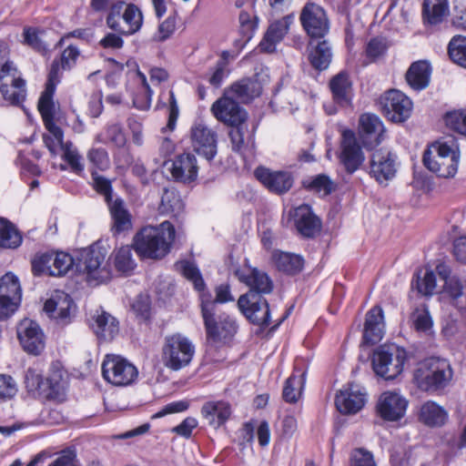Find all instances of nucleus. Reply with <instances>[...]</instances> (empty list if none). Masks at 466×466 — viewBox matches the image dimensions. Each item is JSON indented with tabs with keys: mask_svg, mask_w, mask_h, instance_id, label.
Returning <instances> with one entry per match:
<instances>
[{
	"mask_svg": "<svg viewBox=\"0 0 466 466\" xmlns=\"http://www.w3.org/2000/svg\"><path fill=\"white\" fill-rule=\"evenodd\" d=\"M175 237V227L167 220L156 227L147 226L135 235L134 249L143 258L161 259L170 252Z\"/></svg>",
	"mask_w": 466,
	"mask_h": 466,
	"instance_id": "f257e3e1",
	"label": "nucleus"
},
{
	"mask_svg": "<svg viewBox=\"0 0 466 466\" xmlns=\"http://www.w3.org/2000/svg\"><path fill=\"white\" fill-rule=\"evenodd\" d=\"M452 375L448 360L432 357L418 364L414 370L413 381L420 390L435 392L445 389L451 381Z\"/></svg>",
	"mask_w": 466,
	"mask_h": 466,
	"instance_id": "f03ea898",
	"label": "nucleus"
},
{
	"mask_svg": "<svg viewBox=\"0 0 466 466\" xmlns=\"http://www.w3.org/2000/svg\"><path fill=\"white\" fill-rule=\"evenodd\" d=\"M459 150L453 138L433 144L423 157L424 165L441 177H452L458 169Z\"/></svg>",
	"mask_w": 466,
	"mask_h": 466,
	"instance_id": "7ed1b4c3",
	"label": "nucleus"
},
{
	"mask_svg": "<svg viewBox=\"0 0 466 466\" xmlns=\"http://www.w3.org/2000/svg\"><path fill=\"white\" fill-rule=\"evenodd\" d=\"M192 340L181 333L165 337L161 348V361L165 368L178 371L190 365L195 355Z\"/></svg>",
	"mask_w": 466,
	"mask_h": 466,
	"instance_id": "20e7f679",
	"label": "nucleus"
},
{
	"mask_svg": "<svg viewBox=\"0 0 466 466\" xmlns=\"http://www.w3.org/2000/svg\"><path fill=\"white\" fill-rule=\"evenodd\" d=\"M407 360L408 354L403 348L395 344L381 345L373 353L372 368L378 376L393 380L401 374Z\"/></svg>",
	"mask_w": 466,
	"mask_h": 466,
	"instance_id": "39448f33",
	"label": "nucleus"
},
{
	"mask_svg": "<svg viewBox=\"0 0 466 466\" xmlns=\"http://www.w3.org/2000/svg\"><path fill=\"white\" fill-rule=\"evenodd\" d=\"M201 312L208 339L214 343H226L235 336L238 329L236 321L226 314L217 316L214 302L203 300Z\"/></svg>",
	"mask_w": 466,
	"mask_h": 466,
	"instance_id": "423d86ee",
	"label": "nucleus"
},
{
	"mask_svg": "<svg viewBox=\"0 0 466 466\" xmlns=\"http://www.w3.org/2000/svg\"><path fill=\"white\" fill-rule=\"evenodd\" d=\"M106 25L115 32L131 35L141 29L143 14L136 5H127L124 1H117L111 5Z\"/></svg>",
	"mask_w": 466,
	"mask_h": 466,
	"instance_id": "0eeeda50",
	"label": "nucleus"
},
{
	"mask_svg": "<svg viewBox=\"0 0 466 466\" xmlns=\"http://www.w3.org/2000/svg\"><path fill=\"white\" fill-rule=\"evenodd\" d=\"M101 369L104 380L116 387L131 385L138 377L137 367L120 355H106Z\"/></svg>",
	"mask_w": 466,
	"mask_h": 466,
	"instance_id": "6e6552de",
	"label": "nucleus"
},
{
	"mask_svg": "<svg viewBox=\"0 0 466 466\" xmlns=\"http://www.w3.org/2000/svg\"><path fill=\"white\" fill-rule=\"evenodd\" d=\"M437 274L443 281L441 298L461 312H466V278L451 274L444 263L436 267Z\"/></svg>",
	"mask_w": 466,
	"mask_h": 466,
	"instance_id": "1a4fd4ad",
	"label": "nucleus"
},
{
	"mask_svg": "<svg viewBox=\"0 0 466 466\" xmlns=\"http://www.w3.org/2000/svg\"><path fill=\"white\" fill-rule=\"evenodd\" d=\"M238 307L243 315L253 324L267 327L269 325L270 312L266 299L254 291L241 295Z\"/></svg>",
	"mask_w": 466,
	"mask_h": 466,
	"instance_id": "9d476101",
	"label": "nucleus"
},
{
	"mask_svg": "<svg viewBox=\"0 0 466 466\" xmlns=\"http://www.w3.org/2000/svg\"><path fill=\"white\" fill-rule=\"evenodd\" d=\"M381 112L392 122L400 123L410 117L412 102L399 90H390L380 98Z\"/></svg>",
	"mask_w": 466,
	"mask_h": 466,
	"instance_id": "9b49d317",
	"label": "nucleus"
},
{
	"mask_svg": "<svg viewBox=\"0 0 466 466\" xmlns=\"http://www.w3.org/2000/svg\"><path fill=\"white\" fill-rule=\"evenodd\" d=\"M105 258V254L99 249L84 250L79 262L76 264V269L86 272L90 283L105 282L110 279V271L104 265Z\"/></svg>",
	"mask_w": 466,
	"mask_h": 466,
	"instance_id": "f8f14e48",
	"label": "nucleus"
},
{
	"mask_svg": "<svg viewBox=\"0 0 466 466\" xmlns=\"http://www.w3.org/2000/svg\"><path fill=\"white\" fill-rule=\"evenodd\" d=\"M76 310L72 298L62 290H55L44 304V311L60 325L70 323Z\"/></svg>",
	"mask_w": 466,
	"mask_h": 466,
	"instance_id": "ddd939ff",
	"label": "nucleus"
},
{
	"mask_svg": "<svg viewBox=\"0 0 466 466\" xmlns=\"http://www.w3.org/2000/svg\"><path fill=\"white\" fill-rule=\"evenodd\" d=\"M299 20L303 29L312 38L323 37L329 31V21L324 9L308 2L301 10Z\"/></svg>",
	"mask_w": 466,
	"mask_h": 466,
	"instance_id": "4468645a",
	"label": "nucleus"
},
{
	"mask_svg": "<svg viewBox=\"0 0 466 466\" xmlns=\"http://www.w3.org/2000/svg\"><path fill=\"white\" fill-rule=\"evenodd\" d=\"M339 160L346 171L350 174L358 170L365 160L356 135L350 129H343L341 132Z\"/></svg>",
	"mask_w": 466,
	"mask_h": 466,
	"instance_id": "2eb2a0df",
	"label": "nucleus"
},
{
	"mask_svg": "<svg viewBox=\"0 0 466 466\" xmlns=\"http://www.w3.org/2000/svg\"><path fill=\"white\" fill-rule=\"evenodd\" d=\"M210 110L218 121L229 126L244 124L248 117L246 110L240 107L226 90L224 95L212 104Z\"/></svg>",
	"mask_w": 466,
	"mask_h": 466,
	"instance_id": "dca6fc26",
	"label": "nucleus"
},
{
	"mask_svg": "<svg viewBox=\"0 0 466 466\" xmlns=\"http://www.w3.org/2000/svg\"><path fill=\"white\" fill-rule=\"evenodd\" d=\"M398 168L397 156L388 148L375 150L370 156V174L378 182L392 179Z\"/></svg>",
	"mask_w": 466,
	"mask_h": 466,
	"instance_id": "f3484780",
	"label": "nucleus"
},
{
	"mask_svg": "<svg viewBox=\"0 0 466 466\" xmlns=\"http://www.w3.org/2000/svg\"><path fill=\"white\" fill-rule=\"evenodd\" d=\"M19 341L28 354L40 355L46 347V339L39 325L31 320L24 319L17 328Z\"/></svg>",
	"mask_w": 466,
	"mask_h": 466,
	"instance_id": "a211bd4d",
	"label": "nucleus"
},
{
	"mask_svg": "<svg viewBox=\"0 0 466 466\" xmlns=\"http://www.w3.org/2000/svg\"><path fill=\"white\" fill-rule=\"evenodd\" d=\"M191 145L194 150L208 160L217 154V134L202 122L195 123L190 130Z\"/></svg>",
	"mask_w": 466,
	"mask_h": 466,
	"instance_id": "6ab92c4d",
	"label": "nucleus"
},
{
	"mask_svg": "<svg viewBox=\"0 0 466 466\" xmlns=\"http://www.w3.org/2000/svg\"><path fill=\"white\" fill-rule=\"evenodd\" d=\"M366 403V393L363 389L356 384L344 386L336 394L335 405L342 414H356Z\"/></svg>",
	"mask_w": 466,
	"mask_h": 466,
	"instance_id": "aec40b11",
	"label": "nucleus"
},
{
	"mask_svg": "<svg viewBox=\"0 0 466 466\" xmlns=\"http://www.w3.org/2000/svg\"><path fill=\"white\" fill-rule=\"evenodd\" d=\"M408 400L396 391L383 392L377 403V411L385 420L396 421L406 413Z\"/></svg>",
	"mask_w": 466,
	"mask_h": 466,
	"instance_id": "412c9836",
	"label": "nucleus"
},
{
	"mask_svg": "<svg viewBox=\"0 0 466 466\" xmlns=\"http://www.w3.org/2000/svg\"><path fill=\"white\" fill-rule=\"evenodd\" d=\"M198 164L196 156L192 153H183L177 156L168 168L172 177L183 184L195 182L198 175Z\"/></svg>",
	"mask_w": 466,
	"mask_h": 466,
	"instance_id": "4be33fe9",
	"label": "nucleus"
},
{
	"mask_svg": "<svg viewBox=\"0 0 466 466\" xmlns=\"http://www.w3.org/2000/svg\"><path fill=\"white\" fill-rule=\"evenodd\" d=\"M255 176L269 191L277 194L289 191L294 182V178L289 172L274 171L266 167H258L255 170Z\"/></svg>",
	"mask_w": 466,
	"mask_h": 466,
	"instance_id": "5701e85b",
	"label": "nucleus"
},
{
	"mask_svg": "<svg viewBox=\"0 0 466 466\" xmlns=\"http://www.w3.org/2000/svg\"><path fill=\"white\" fill-rule=\"evenodd\" d=\"M360 135L367 147L380 144L385 137V127L380 117L374 114H363L359 120Z\"/></svg>",
	"mask_w": 466,
	"mask_h": 466,
	"instance_id": "b1692460",
	"label": "nucleus"
},
{
	"mask_svg": "<svg viewBox=\"0 0 466 466\" xmlns=\"http://www.w3.org/2000/svg\"><path fill=\"white\" fill-rule=\"evenodd\" d=\"M59 69L60 65L58 62L54 61L48 75V79L46 88L41 94L38 101V110L43 117V121L53 120L54 115V103L53 96L56 90V86L59 83Z\"/></svg>",
	"mask_w": 466,
	"mask_h": 466,
	"instance_id": "393cba45",
	"label": "nucleus"
},
{
	"mask_svg": "<svg viewBox=\"0 0 466 466\" xmlns=\"http://www.w3.org/2000/svg\"><path fill=\"white\" fill-rule=\"evenodd\" d=\"M225 90L234 99L247 104L261 95L262 85L257 77H246L234 82Z\"/></svg>",
	"mask_w": 466,
	"mask_h": 466,
	"instance_id": "a878e982",
	"label": "nucleus"
},
{
	"mask_svg": "<svg viewBox=\"0 0 466 466\" xmlns=\"http://www.w3.org/2000/svg\"><path fill=\"white\" fill-rule=\"evenodd\" d=\"M236 276L239 281L245 283L250 288L249 291L257 294H268L272 290V282L268 275L262 271L250 267H244L236 271Z\"/></svg>",
	"mask_w": 466,
	"mask_h": 466,
	"instance_id": "bb28decb",
	"label": "nucleus"
},
{
	"mask_svg": "<svg viewBox=\"0 0 466 466\" xmlns=\"http://www.w3.org/2000/svg\"><path fill=\"white\" fill-rule=\"evenodd\" d=\"M90 327L96 337L105 341L114 339L119 332V324L116 319L104 310H96L94 313Z\"/></svg>",
	"mask_w": 466,
	"mask_h": 466,
	"instance_id": "cd10ccee",
	"label": "nucleus"
},
{
	"mask_svg": "<svg viewBox=\"0 0 466 466\" xmlns=\"http://www.w3.org/2000/svg\"><path fill=\"white\" fill-rule=\"evenodd\" d=\"M294 21L293 15H288L281 19L272 23L263 39L261 40L259 46L262 51L272 53L275 50L276 45L279 43L289 32L290 25Z\"/></svg>",
	"mask_w": 466,
	"mask_h": 466,
	"instance_id": "c85d7f7f",
	"label": "nucleus"
},
{
	"mask_svg": "<svg viewBox=\"0 0 466 466\" xmlns=\"http://www.w3.org/2000/svg\"><path fill=\"white\" fill-rule=\"evenodd\" d=\"M294 220L296 228L305 238H313L320 231L321 222L309 205H301L295 208Z\"/></svg>",
	"mask_w": 466,
	"mask_h": 466,
	"instance_id": "c756f323",
	"label": "nucleus"
},
{
	"mask_svg": "<svg viewBox=\"0 0 466 466\" xmlns=\"http://www.w3.org/2000/svg\"><path fill=\"white\" fill-rule=\"evenodd\" d=\"M384 317L382 309L379 306L373 307L366 314L364 324L363 339L368 344L379 342L384 334Z\"/></svg>",
	"mask_w": 466,
	"mask_h": 466,
	"instance_id": "7c9ffc66",
	"label": "nucleus"
},
{
	"mask_svg": "<svg viewBox=\"0 0 466 466\" xmlns=\"http://www.w3.org/2000/svg\"><path fill=\"white\" fill-rule=\"evenodd\" d=\"M107 205L112 218L111 230L113 234H119L131 229L132 218L125 202L120 198H116Z\"/></svg>",
	"mask_w": 466,
	"mask_h": 466,
	"instance_id": "2f4dec72",
	"label": "nucleus"
},
{
	"mask_svg": "<svg viewBox=\"0 0 466 466\" xmlns=\"http://www.w3.org/2000/svg\"><path fill=\"white\" fill-rule=\"evenodd\" d=\"M203 417L214 428L223 425L231 415V407L225 401H208L201 409Z\"/></svg>",
	"mask_w": 466,
	"mask_h": 466,
	"instance_id": "473e14b6",
	"label": "nucleus"
},
{
	"mask_svg": "<svg viewBox=\"0 0 466 466\" xmlns=\"http://www.w3.org/2000/svg\"><path fill=\"white\" fill-rule=\"evenodd\" d=\"M431 67L425 60H420L411 64L406 73V80L414 90H421L429 86Z\"/></svg>",
	"mask_w": 466,
	"mask_h": 466,
	"instance_id": "72a5a7b5",
	"label": "nucleus"
},
{
	"mask_svg": "<svg viewBox=\"0 0 466 466\" xmlns=\"http://www.w3.org/2000/svg\"><path fill=\"white\" fill-rule=\"evenodd\" d=\"M448 419L446 410L432 400L423 403L420 410V420L431 427L441 426Z\"/></svg>",
	"mask_w": 466,
	"mask_h": 466,
	"instance_id": "f704fd0d",
	"label": "nucleus"
},
{
	"mask_svg": "<svg viewBox=\"0 0 466 466\" xmlns=\"http://www.w3.org/2000/svg\"><path fill=\"white\" fill-rule=\"evenodd\" d=\"M309 60L311 66L318 70L326 69L331 61V50L326 41L310 42L308 47Z\"/></svg>",
	"mask_w": 466,
	"mask_h": 466,
	"instance_id": "c9c22d12",
	"label": "nucleus"
},
{
	"mask_svg": "<svg viewBox=\"0 0 466 466\" xmlns=\"http://www.w3.org/2000/svg\"><path fill=\"white\" fill-rule=\"evenodd\" d=\"M272 262L279 270L288 274H296L299 272L304 264L302 257L279 250L273 252Z\"/></svg>",
	"mask_w": 466,
	"mask_h": 466,
	"instance_id": "e433bc0d",
	"label": "nucleus"
},
{
	"mask_svg": "<svg viewBox=\"0 0 466 466\" xmlns=\"http://www.w3.org/2000/svg\"><path fill=\"white\" fill-rule=\"evenodd\" d=\"M334 99L341 105L350 102L351 96V82L349 76L341 72L336 75L329 82Z\"/></svg>",
	"mask_w": 466,
	"mask_h": 466,
	"instance_id": "4c0bfd02",
	"label": "nucleus"
},
{
	"mask_svg": "<svg viewBox=\"0 0 466 466\" xmlns=\"http://www.w3.org/2000/svg\"><path fill=\"white\" fill-rule=\"evenodd\" d=\"M305 371L296 370L286 380L282 393L285 401L295 403L299 400L305 383Z\"/></svg>",
	"mask_w": 466,
	"mask_h": 466,
	"instance_id": "58836bf2",
	"label": "nucleus"
},
{
	"mask_svg": "<svg viewBox=\"0 0 466 466\" xmlns=\"http://www.w3.org/2000/svg\"><path fill=\"white\" fill-rule=\"evenodd\" d=\"M448 13V0H424L423 16L427 23L439 24Z\"/></svg>",
	"mask_w": 466,
	"mask_h": 466,
	"instance_id": "ea45409f",
	"label": "nucleus"
},
{
	"mask_svg": "<svg viewBox=\"0 0 466 466\" xmlns=\"http://www.w3.org/2000/svg\"><path fill=\"white\" fill-rule=\"evenodd\" d=\"M44 124L48 131L47 134L43 136L45 145L52 155L56 156L60 153V149L66 144L63 141V131L54 123L53 120H46Z\"/></svg>",
	"mask_w": 466,
	"mask_h": 466,
	"instance_id": "a19ab883",
	"label": "nucleus"
},
{
	"mask_svg": "<svg viewBox=\"0 0 466 466\" xmlns=\"http://www.w3.org/2000/svg\"><path fill=\"white\" fill-rule=\"evenodd\" d=\"M22 243V236L13 224L0 218V246L15 248Z\"/></svg>",
	"mask_w": 466,
	"mask_h": 466,
	"instance_id": "79ce46f5",
	"label": "nucleus"
},
{
	"mask_svg": "<svg viewBox=\"0 0 466 466\" xmlns=\"http://www.w3.org/2000/svg\"><path fill=\"white\" fill-rule=\"evenodd\" d=\"M45 30L26 26L23 31V43L27 45L32 49L39 53H46L48 51V44L44 39Z\"/></svg>",
	"mask_w": 466,
	"mask_h": 466,
	"instance_id": "37998d69",
	"label": "nucleus"
},
{
	"mask_svg": "<svg viewBox=\"0 0 466 466\" xmlns=\"http://www.w3.org/2000/svg\"><path fill=\"white\" fill-rule=\"evenodd\" d=\"M95 141L101 144L112 143L117 147H122L126 145L127 138L121 126L111 124L106 127L105 133L96 136Z\"/></svg>",
	"mask_w": 466,
	"mask_h": 466,
	"instance_id": "c03bdc74",
	"label": "nucleus"
},
{
	"mask_svg": "<svg viewBox=\"0 0 466 466\" xmlns=\"http://www.w3.org/2000/svg\"><path fill=\"white\" fill-rule=\"evenodd\" d=\"M114 265L116 269L123 274H129L135 269L137 264L129 246L121 247L115 251Z\"/></svg>",
	"mask_w": 466,
	"mask_h": 466,
	"instance_id": "a18cd8bd",
	"label": "nucleus"
},
{
	"mask_svg": "<svg viewBox=\"0 0 466 466\" xmlns=\"http://www.w3.org/2000/svg\"><path fill=\"white\" fill-rule=\"evenodd\" d=\"M21 295L18 278L12 272L5 273L0 279V297L21 300Z\"/></svg>",
	"mask_w": 466,
	"mask_h": 466,
	"instance_id": "49530a36",
	"label": "nucleus"
},
{
	"mask_svg": "<svg viewBox=\"0 0 466 466\" xmlns=\"http://www.w3.org/2000/svg\"><path fill=\"white\" fill-rule=\"evenodd\" d=\"M184 209V203L178 193L173 189H165L160 204L162 213L178 216Z\"/></svg>",
	"mask_w": 466,
	"mask_h": 466,
	"instance_id": "de8ad7c7",
	"label": "nucleus"
},
{
	"mask_svg": "<svg viewBox=\"0 0 466 466\" xmlns=\"http://www.w3.org/2000/svg\"><path fill=\"white\" fill-rule=\"evenodd\" d=\"M448 53L454 63L466 67V37L453 36L449 43Z\"/></svg>",
	"mask_w": 466,
	"mask_h": 466,
	"instance_id": "09e8293b",
	"label": "nucleus"
},
{
	"mask_svg": "<svg viewBox=\"0 0 466 466\" xmlns=\"http://www.w3.org/2000/svg\"><path fill=\"white\" fill-rule=\"evenodd\" d=\"M25 384L28 392L33 395L41 394L49 388L48 381H46L42 374L35 369H28L25 375Z\"/></svg>",
	"mask_w": 466,
	"mask_h": 466,
	"instance_id": "8fccbe9b",
	"label": "nucleus"
},
{
	"mask_svg": "<svg viewBox=\"0 0 466 466\" xmlns=\"http://www.w3.org/2000/svg\"><path fill=\"white\" fill-rule=\"evenodd\" d=\"M176 268L188 280L192 281L197 290L202 291L205 287L204 280L198 268L188 261H179L176 263Z\"/></svg>",
	"mask_w": 466,
	"mask_h": 466,
	"instance_id": "3c124183",
	"label": "nucleus"
},
{
	"mask_svg": "<svg viewBox=\"0 0 466 466\" xmlns=\"http://www.w3.org/2000/svg\"><path fill=\"white\" fill-rule=\"evenodd\" d=\"M412 285L420 294L423 296H431L435 292L437 287L436 278L433 271L427 269L422 277L418 273L416 280Z\"/></svg>",
	"mask_w": 466,
	"mask_h": 466,
	"instance_id": "603ef678",
	"label": "nucleus"
},
{
	"mask_svg": "<svg viewBox=\"0 0 466 466\" xmlns=\"http://www.w3.org/2000/svg\"><path fill=\"white\" fill-rule=\"evenodd\" d=\"M53 266L54 253H41L36 255L32 260V271L35 276H51Z\"/></svg>",
	"mask_w": 466,
	"mask_h": 466,
	"instance_id": "864d4df0",
	"label": "nucleus"
},
{
	"mask_svg": "<svg viewBox=\"0 0 466 466\" xmlns=\"http://www.w3.org/2000/svg\"><path fill=\"white\" fill-rule=\"evenodd\" d=\"M60 153H62V158L66 161L72 171L80 173L84 170L81 156L71 142H66L60 149Z\"/></svg>",
	"mask_w": 466,
	"mask_h": 466,
	"instance_id": "5fc2aeb1",
	"label": "nucleus"
},
{
	"mask_svg": "<svg viewBox=\"0 0 466 466\" xmlns=\"http://www.w3.org/2000/svg\"><path fill=\"white\" fill-rule=\"evenodd\" d=\"M444 119L450 129L466 137V109L449 112Z\"/></svg>",
	"mask_w": 466,
	"mask_h": 466,
	"instance_id": "6e6d98bb",
	"label": "nucleus"
},
{
	"mask_svg": "<svg viewBox=\"0 0 466 466\" xmlns=\"http://www.w3.org/2000/svg\"><path fill=\"white\" fill-rule=\"evenodd\" d=\"M75 265V259L68 253H54V266L52 268L51 276L57 277L65 275Z\"/></svg>",
	"mask_w": 466,
	"mask_h": 466,
	"instance_id": "4d7b16f0",
	"label": "nucleus"
},
{
	"mask_svg": "<svg viewBox=\"0 0 466 466\" xmlns=\"http://www.w3.org/2000/svg\"><path fill=\"white\" fill-rule=\"evenodd\" d=\"M227 75V63L224 59H219L206 74V78L211 86L218 87L221 86Z\"/></svg>",
	"mask_w": 466,
	"mask_h": 466,
	"instance_id": "13d9d810",
	"label": "nucleus"
},
{
	"mask_svg": "<svg viewBox=\"0 0 466 466\" xmlns=\"http://www.w3.org/2000/svg\"><path fill=\"white\" fill-rule=\"evenodd\" d=\"M137 76L139 77V80L142 83L143 88H144V95L143 96H136L133 99L134 106L140 110H147L149 109L151 106V99L153 92L150 89L147 77L144 74L138 72Z\"/></svg>",
	"mask_w": 466,
	"mask_h": 466,
	"instance_id": "bf43d9fd",
	"label": "nucleus"
},
{
	"mask_svg": "<svg viewBox=\"0 0 466 466\" xmlns=\"http://www.w3.org/2000/svg\"><path fill=\"white\" fill-rule=\"evenodd\" d=\"M232 129L229 132L232 149L235 152L242 153L245 148V135L247 133V127L244 124L231 126Z\"/></svg>",
	"mask_w": 466,
	"mask_h": 466,
	"instance_id": "052dcab7",
	"label": "nucleus"
},
{
	"mask_svg": "<svg viewBox=\"0 0 466 466\" xmlns=\"http://www.w3.org/2000/svg\"><path fill=\"white\" fill-rule=\"evenodd\" d=\"M350 466H377V464L370 451L363 448H357L350 453Z\"/></svg>",
	"mask_w": 466,
	"mask_h": 466,
	"instance_id": "680f3d73",
	"label": "nucleus"
},
{
	"mask_svg": "<svg viewBox=\"0 0 466 466\" xmlns=\"http://www.w3.org/2000/svg\"><path fill=\"white\" fill-rule=\"evenodd\" d=\"M308 187L314 192L327 196L334 190V183L328 176L318 175L309 182Z\"/></svg>",
	"mask_w": 466,
	"mask_h": 466,
	"instance_id": "e2e57ef3",
	"label": "nucleus"
},
{
	"mask_svg": "<svg viewBox=\"0 0 466 466\" xmlns=\"http://www.w3.org/2000/svg\"><path fill=\"white\" fill-rule=\"evenodd\" d=\"M150 299L147 295H139L131 305L136 317L140 320H147L150 317Z\"/></svg>",
	"mask_w": 466,
	"mask_h": 466,
	"instance_id": "0e129e2a",
	"label": "nucleus"
},
{
	"mask_svg": "<svg viewBox=\"0 0 466 466\" xmlns=\"http://www.w3.org/2000/svg\"><path fill=\"white\" fill-rule=\"evenodd\" d=\"M411 320L419 331H427L432 325L431 318L425 307L416 309L411 315Z\"/></svg>",
	"mask_w": 466,
	"mask_h": 466,
	"instance_id": "69168bd1",
	"label": "nucleus"
},
{
	"mask_svg": "<svg viewBox=\"0 0 466 466\" xmlns=\"http://www.w3.org/2000/svg\"><path fill=\"white\" fill-rule=\"evenodd\" d=\"M6 91L0 86V92L3 98L11 105L18 106L22 104L26 96V86L9 87Z\"/></svg>",
	"mask_w": 466,
	"mask_h": 466,
	"instance_id": "338daca9",
	"label": "nucleus"
},
{
	"mask_svg": "<svg viewBox=\"0 0 466 466\" xmlns=\"http://www.w3.org/2000/svg\"><path fill=\"white\" fill-rule=\"evenodd\" d=\"M87 159L100 170H106L110 167L108 153L104 148L89 149L87 152Z\"/></svg>",
	"mask_w": 466,
	"mask_h": 466,
	"instance_id": "774afa93",
	"label": "nucleus"
}]
</instances>
